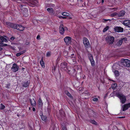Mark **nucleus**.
<instances>
[{"label": "nucleus", "mask_w": 130, "mask_h": 130, "mask_svg": "<svg viewBox=\"0 0 130 130\" xmlns=\"http://www.w3.org/2000/svg\"><path fill=\"white\" fill-rule=\"evenodd\" d=\"M127 40V38H122L120 40L117 42V45L119 46H120L122 44L123 41H125Z\"/></svg>", "instance_id": "nucleus-11"}, {"label": "nucleus", "mask_w": 130, "mask_h": 130, "mask_svg": "<svg viewBox=\"0 0 130 130\" xmlns=\"http://www.w3.org/2000/svg\"><path fill=\"white\" fill-rule=\"evenodd\" d=\"M104 2V0H102V3H103Z\"/></svg>", "instance_id": "nucleus-49"}, {"label": "nucleus", "mask_w": 130, "mask_h": 130, "mask_svg": "<svg viewBox=\"0 0 130 130\" xmlns=\"http://www.w3.org/2000/svg\"><path fill=\"white\" fill-rule=\"evenodd\" d=\"M26 52V50H25L22 51L20 53L21 54V55L23 54Z\"/></svg>", "instance_id": "nucleus-36"}, {"label": "nucleus", "mask_w": 130, "mask_h": 130, "mask_svg": "<svg viewBox=\"0 0 130 130\" xmlns=\"http://www.w3.org/2000/svg\"><path fill=\"white\" fill-rule=\"evenodd\" d=\"M123 24L127 26L130 28V20H126L124 21Z\"/></svg>", "instance_id": "nucleus-15"}, {"label": "nucleus", "mask_w": 130, "mask_h": 130, "mask_svg": "<svg viewBox=\"0 0 130 130\" xmlns=\"http://www.w3.org/2000/svg\"><path fill=\"white\" fill-rule=\"evenodd\" d=\"M62 129L63 130H67V128L64 126H63L62 127Z\"/></svg>", "instance_id": "nucleus-38"}, {"label": "nucleus", "mask_w": 130, "mask_h": 130, "mask_svg": "<svg viewBox=\"0 0 130 130\" xmlns=\"http://www.w3.org/2000/svg\"><path fill=\"white\" fill-rule=\"evenodd\" d=\"M106 42L109 44H112L114 41V38L112 36H108L106 37Z\"/></svg>", "instance_id": "nucleus-5"}, {"label": "nucleus", "mask_w": 130, "mask_h": 130, "mask_svg": "<svg viewBox=\"0 0 130 130\" xmlns=\"http://www.w3.org/2000/svg\"><path fill=\"white\" fill-rule=\"evenodd\" d=\"M7 24L10 27L16 29L18 25L16 24H14L10 23H7Z\"/></svg>", "instance_id": "nucleus-12"}, {"label": "nucleus", "mask_w": 130, "mask_h": 130, "mask_svg": "<svg viewBox=\"0 0 130 130\" xmlns=\"http://www.w3.org/2000/svg\"><path fill=\"white\" fill-rule=\"evenodd\" d=\"M110 80H111V81H113V82H115V81H114V80H111V79H110Z\"/></svg>", "instance_id": "nucleus-50"}, {"label": "nucleus", "mask_w": 130, "mask_h": 130, "mask_svg": "<svg viewBox=\"0 0 130 130\" xmlns=\"http://www.w3.org/2000/svg\"><path fill=\"white\" fill-rule=\"evenodd\" d=\"M88 57L90 60L91 64L92 66H93L94 64V61L93 58V57L92 54H88Z\"/></svg>", "instance_id": "nucleus-9"}, {"label": "nucleus", "mask_w": 130, "mask_h": 130, "mask_svg": "<svg viewBox=\"0 0 130 130\" xmlns=\"http://www.w3.org/2000/svg\"><path fill=\"white\" fill-rule=\"evenodd\" d=\"M51 53L50 52H47L46 53V56L47 57H48L50 56L51 55Z\"/></svg>", "instance_id": "nucleus-33"}, {"label": "nucleus", "mask_w": 130, "mask_h": 130, "mask_svg": "<svg viewBox=\"0 0 130 130\" xmlns=\"http://www.w3.org/2000/svg\"><path fill=\"white\" fill-rule=\"evenodd\" d=\"M90 122L96 125L97 124V123L94 120H90Z\"/></svg>", "instance_id": "nucleus-32"}, {"label": "nucleus", "mask_w": 130, "mask_h": 130, "mask_svg": "<svg viewBox=\"0 0 130 130\" xmlns=\"http://www.w3.org/2000/svg\"><path fill=\"white\" fill-rule=\"evenodd\" d=\"M113 72L115 75L116 76H119V72L117 70L113 69Z\"/></svg>", "instance_id": "nucleus-21"}, {"label": "nucleus", "mask_w": 130, "mask_h": 130, "mask_svg": "<svg viewBox=\"0 0 130 130\" xmlns=\"http://www.w3.org/2000/svg\"><path fill=\"white\" fill-rule=\"evenodd\" d=\"M61 14L65 16H68L70 15V14L69 13L66 12H62Z\"/></svg>", "instance_id": "nucleus-27"}, {"label": "nucleus", "mask_w": 130, "mask_h": 130, "mask_svg": "<svg viewBox=\"0 0 130 130\" xmlns=\"http://www.w3.org/2000/svg\"><path fill=\"white\" fill-rule=\"evenodd\" d=\"M10 86V84H7L6 86V87L7 88H9V87Z\"/></svg>", "instance_id": "nucleus-37"}, {"label": "nucleus", "mask_w": 130, "mask_h": 130, "mask_svg": "<svg viewBox=\"0 0 130 130\" xmlns=\"http://www.w3.org/2000/svg\"><path fill=\"white\" fill-rule=\"evenodd\" d=\"M112 9H115L116 10H117V8H112Z\"/></svg>", "instance_id": "nucleus-51"}, {"label": "nucleus", "mask_w": 130, "mask_h": 130, "mask_svg": "<svg viewBox=\"0 0 130 130\" xmlns=\"http://www.w3.org/2000/svg\"><path fill=\"white\" fill-rule=\"evenodd\" d=\"M114 31L117 32H122L123 30V28L120 27H116L114 28Z\"/></svg>", "instance_id": "nucleus-10"}, {"label": "nucleus", "mask_w": 130, "mask_h": 130, "mask_svg": "<svg viewBox=\"0 0 130 130\" xmlns=\"http://www.w3.org/2000/svg\"><path fill=\"white\" fill-rule=\"evenodd\" d=\"M64 92L71 99H72V96L70 93L67 90H65Z\"/></svg>", "instance_id": "nucleus-22"}, {"label": "nucleus", "mask_w": 130, "mask_h": 130, "mask_svg": "<svg viewBox=\"0 0 130 130\" xmlns=\"http://www.w3.org/2000/svg\"><path fill=\"white\" fill-rule=\"evenodd\" d=\"M98 100V98H94L93 99V100L94 102H97Z\"/></svg>", "instance_id": "nucleus-35"}, {"label": "nucleus", "mask_w": 130, "mask_h": 130, "mask_svg": "<svg viewBox=\"0 0 130 130\" xmlns=\"http://www.w3.org/2000/svg\"><path fill=\"white\" fill-rule=\"evenodd\" d=\"M60 67L62 69L65 70L68 73H69L70 71L68 70L67 63L66 62L61 63L60 65Z\"/></svg>", "instance_id": "nucleus-4"}, {"label": "nucleus", "mask_w": 130, "mask_h": 130, "mask_svg": "<svg viewBox=\"0 0 130 130\" xmlns=\"http://www.w3.org/2000/svg\"><path fill=\"white\" fill-rule=\"evenodd\" d=\"M125 118V117H121V118Z\"/></svg>", "instance_id": "nucleus-55"}, {"label": "nucleus", "mask_w": 130, "mask_h": 130, "mask_svg": "<svg viewBox=\"0 0 130 130\" xmlns=\"http://www.w3.org/2000/svg\"><path fill=\"white\" fill-rule=\"evenodd\" d=\"M129 107H130V103L125 104L124 105L123 107H122V110L123 111H125Z\"/></svg>", "instance_id": "nucleus-13"}, {"label": "nucleus", "mask_w": 130, "mask_h": 130, "mask_svg": "<svg viewBox=\"0 0 130 130\" xmlns=\"http://www.w3.org/2000/svg\"><path fill=\"white\" fill-rule=\"evenodd\" d=\"M80 61H82V58L79 55H77Z\"/></svg>", "instance_id": "nucleus-34"}, {"label": "nucleus", "mask_w": 130, "mask_h": 130, "mask_svg": "<svg viewBox=\"0 0 130 130\" xmlns=\"http://www.w3.org/2000/svg\"><path fill=\"white\" fill-rule=\"evenodd\" d=\"M47 11L50 13H53V9L51 8H49L47 9Z\"/></svg>", "instance_id": "nucleus-25"}, {"label": "nucleus", "mask_w": 130, "mask_h": 130, "mask_svg": "<svg viewBox=\"0 0 130 130\" xmlns=\"http://www.w3.org/2000/svg\"><path fill=\"white\" fill-rule=\"evenodd\" d=\"M2 49V48L0 47V50H1Z\"/></svg>", "instance_id": "nucleus-52"}, {"label": "nucleus", "mask_w": 130, "mask_h": 130, "mask_svg": "<svg viewBox=\"0 0 130 130\" xmlns=\"http://www.w3.org/2000/svg\"><path fill=\"white\" fill-rule=\"evenodd\" d=\"M117 86V84L116 83L113 84L111 85V88L113 89H114Z\"/></svg>", "instance_id": "nucleus-28"}, {"label": "nucleus", "mask_w": 130, "mask_h": 130, "mask_svg": "<svg viewBox=\"0 0 130 130\" xmlns=\"http://www.w3.org/2000/svg\"><path fill=\"white\" fill-rule=\"evenodd\" d=\"M30 2L33 5H35L38 3V1L36 0H30Z\"/></svg>", "instance_id": "nucleus-24"}, {"label": "nucleus", "mask_w": 130, "mask_h": 130, "mask_svg": "<svg viewBox=\"0 0 130 130\" xmlns=\"http://www.w3.org/2000/svg\"><path fill=\"white\" fill-rule=\"evenodd\" d=\"M86 94L87 95H90L89 93H87Z\"/></svg>", "instance_id": "nucleus-48"}, {"label": "nucleus", "mask_w": 130, "mask_h": 130, "mask_svg": "<svg viewBox=\"0 0 130 130\" xmlns=\"http://www.w3.org/2000/svg\"><path fill=\"white\" fill-rule=\"evenodd\" d=\"M19 68V67L16 64L14 63L13 64L11 69L14 72H15L18 70Z\"/></svg>", "instance_id": "nucleus-8"}, {"label": "nucleus", "mask_w": 130, "mask_h": 130, "mask_svg": "<svg viewBox=\"0 0 130 130\" xmlns=\"http://www.w3.org/2000/svg\"><path fill=\"white\" fill-rule=\"evenodd\" d=\"M38 104L40 107L42 106L43 105V103L40 98L39 99Z\"/></svg>", "instance_id": "nucleus-19"}, {"label": "nucleus", "mask_w": 130, "mask_h": 130, "mask_svg": "<svg viewBox=\"0 0 130 130\" xmlns=\"http://www.w3.org/2000/svg\"><path fill=\"white\" fill-rule=\"evenodd\" d=\"M121 65L122 66L128 67L130 66V61L128 59H122L121 61Z\"/></svg>", "instance_id": "nucleus-2"}, {"label": "nucleus", "mask_w": 130, "mask_h": 130, "mask_svg": "<svg viewBox=\"0 0 130 130\" xmlns=\"http://www.w3.org/2000/svg\"><path fill=\"white\" fill-rule=\"evenodd\" d=\"M54 70H55V67H54Z\"/></svg>", "instance_id": "nucleus-54"}, {"label": "nucleus", "mask_w": 130, "mask_h": 130, "mask_svg": "<svg viewBox=\"0 0 130 130\" xmlns=\"http://www.w3.org/2000/svg\"><path fill=\"white\" fill-rule=\"evenodd\" d=\"M17 29L20 31H23L24 29V27L21 25H18Z\"/></svg>", "instance_id": "nucleus-16"}, {"label": "nucleus", "mask_w": 130, "mask_h": 130, "mask_svg": "<svg viewBox=\"0 0 130 130\" xmlns=\"http://www.w3.org/2000/svg\"><path fill=\"white\" fill-rule=\"evenodd\" d=\"M40 38V36L39 35H38L37 37V39H39Z\"/></svg>", "instance_id": "nucleus-43"}, {"label": "nucleus", "mask_w": 130, "mask_h": 130, "mask_svg": "<svg viewBox=\"0 0 130 130\" xmlns=\"http://www.w3.org/2000/svg\"><path fill=\"white\" fill-rule=\"evenodd\" d=\"M29 82L28 81L24 82L22 84V86L25 87H27L28 86Z\"/></svg>", "instance_id": "nucleus-17"}, {"label": "nucleus", "mask_w": 130, "mask_h": 130, "mask_svg": "<svg viewBox=\"0 0 130 130\" xmlns=\"http://www.w3.org/2000/svg\"><path fill=\"white\" fill-rule=\"evenodd\" d=\"M59 18H62L63 19H65V18H66L65 17H62V16L60 17H59Z\"/></svg>", "instance_id": "nucleus-44"}, {"label": "nucleus", "mask_w": 130, "mask_h": 130, "mask_svg": "<svg viewBox=\"0 0 130 130\" xmlns=\"http://www.w3.org/2000/svg\"><path fill=\"white\" fill-rule=\"evenodd\" d=\"M81 89H82V88H79V90Z\"/></svg>", "instance_id": "nucleus-53"}, {"label": "nucleus", "mask_w": 130, "mask_h": 130, "mask_svg": "<svg viewBox=\"0 0 130 130\" xmlns=\"http://www.w3.org/2000/svg\"><path fill=\"white\" fill-rule=\"evenodd\" d=\"M30 102L31 105L33 106L36 105V103L35 100L33 99L32 100H30Z\"/></svg>", "instance_id": "nucleus-20"}, {"label": "nucleus", "mask_w": 130, "mask_h": 130, "mask_svg": "<svg viewBox=\"0 0 130 130\" xmlns=\"http://www.w3.org/2000/svg\"><path fill=\"white\" fill-rule=\"evenodd\" d=\"M4 45H3V43H2L0 42V46H3Z\"/></svg>", "instance_id": "nucleus-42"}, {"label": "nucleus", "mask_w": 130, "mask_h": 130, "mask_svg": "<svg viewBox=\"0 0 130 130\" xmlns=\"http://www.w3.org/2000/svg\"><path fill=\"white\" fill-rule=\"evenodd\" d=\"M40 63L42 68H45L44 63V62L43 61L42 58L40 61Z\"/></svg>", "instance_id": "nucleus-23"}, {"label": "nucleus", "mask_w": 130, "mask_h": 130, "mask_svg": "<svg viewBox=\"0 0 130 130\" xmlns=\"http://www.w3.org/2000/svg\"><path fill=\"white\" fill-rule=\"evenodd\" d=\"M41 118L43 121H45L46 120L47 117L46 116L42 115L41 116Z\"/></svg>", "instance_id": "nucleus-26"}, {"label": "nucleus", "mask_w": 130, "mask_h": 130, "mask_svg": "<svg viewBox=\"0 0 130 130\" xmlns=\"http://www.w3.org/2000/svg\"><path fill=\"white\" fill-rule=\"evenodd\" d=\"M14 38L13 37H12L10 38V40H13L14 39Z\"/></svg>", "instance_id": "nucleus-41"}, {"label": "nucleus", "mask_w": 130, "mask_h": 130, "mask_svg": "<svg viewBox=\"0 0 130 130\" xmlns=\"http://www.w3.org/2000/svg\"><path fill=\"white\" fill-rule=\"evenodd\" d=\"M7 45L6 44H5L4 45Z\"/></svg>", "instance_id": "nucleus-56"}, {"label": "nucleus", "mask_w": 130, "mask_h": 130, "mask_svg": "<svg viewBox=\"0 0 130 130\" xmlns=\"http://www.w3.org/2000/svg\"><path fill=\"white\" fill-rule=\"evenodd\" d=\"M112 17L118 16V13L116 12H114L111 15Z\"/></svg>", "instance_id": "nucleus-29"}, {"label": "nucleus", "mask_w": 130, "mask_h": 130, "mask_svg": "<svg viewBox=\"0 0 130 130\" xmlns=\"http://www.w3.org/2000/svg\"><path fill=\"white\" fill-rule=\"evenodd\" d=\"M7 37L5 36H0V41L1 42H6L7 41V40L6 39Z\"/></svg>", "instance_id": "nucleus-14"}, {"label": "nucleus", "mask_w": 130, "mask_h": 130, "mask_svg": "<svg viewBox=\"0 0 130 130\" xmlns=\"http://www.w3.org/2000/svg\"><path fill=\"white\" fill-rule=\"evenodd\" d=\"M51 6L52 7H54V5L53 4H51Z\"/></svg>", "instance_id": "nucleus-46"}, {"label": "nucleus", "mask_w": 130, "mask_h": 130, "mask_svg": "<svg viewBox=\"0 0 130 130\" xmlns=\"http://www.w3.org/2000/svg\"><path fill=\"white\" fill-rule=\"evenodd\" d=\"M71 57L73 58H75V55L74 54H73L71 55Z\"/></svg>", "instance_id": "nucleus-40"}, {"label": "nucleus", "mask_w": 130, "mask_h": 130, "mask_svg": "<svg viewBox=\"0 0 130 130\" xmlns=\"http://www.w3.org/2000/svg\"><path fill=\"white\" fill-rule=\"evenodd\" d=\"M83 41L85 47H88L90 45V43L88 40L86 38H84Z\"/></svg>", "instance_id": "nucleus-7"}, {"label": "nucleus", "mask_w": 130, "mask_h": 130, "mask_svg": "<svg viewBox=\"0 0 130 130\" xmlns=\"http://www.w3.org/2000/svg\"><path fill=\"white\" fill-rule=\"evenodd\" d=\"M109 20V19H104V20L105 21H107L108 20Z\"/></svg>", "instance_id": "nucleus-47"}, {"label": "nucleus", "mask_w": 130, "mask_h": 130, "mask_svg": "<svg viewBox=\"0 0 130 130\" xmlns=\"http://www.w3.org/2000/svg\"><path fill=\"white\" fill-rule=\"evenodd\" d=\"M109 28V27L108 26H106V27L103 29V32H105Z\"/></svg>", "instance_id": "nucleus-31"}, {"label": "nucleus", "mask_w": 130, "mask_h": 130, "mask_svg": "<svg viewBox=\"0 0 130 130\" xmlns=\"http://www.w3.org/2000/svg\"><path fill=\"white\" fill-rule=\"evenodd\" d=\"M35 108L34 107L33 108L32 110L33 111H35Z\"/></svg>", "instance_id": "nucleus-45"}, {"label": "nucleus", "mask_w": 130, "mask_h": 130, "mask_svg": "<svg viewBox=\"0 0 130 130\" xmlns=\"http://www.w3.org/2000/svg\"><path fill=\"white\" fill-rule=\"evenodd\" d=\"M64 40L66 44L67 45H69L70 44H72V42H73L74 43H76V41L72 39L71 37L69 36H66L65 37Z\"/></svg>", "instance_id": "nucleus-1"}, {"label": "nucleus", "mask_w": 130, "mask_h": 130, "mask_svg": "<svg viewBox=\"0 0 130 130\" xmlns=\"http://www.w3.org/2000/svg\"><path fill=\"white\" fill-rule=\"evenodd\" d=\"M116 94L117 96L120 99L121 102L123 104L125 103L126 101V98L125 96L119 93H117Z\"/></svg>", "instance_id": "nucleus-3"}, {"label": "nucleus", "mask_w": 130, "mask_h": 130, "mask_svg": "<svg viewBox=\"0 0 130 130\" xmlns=\"http://www.w3.org/2000/svg\"><path fill=\"white\" fill-rule=\"evenodd\" d=\"M67 30L66 27H63V26L62 24L60 25L59 27V32L60 34H64V31Z\"/></svg>", "instance_id": "nucleus-6"}, {"label": "nucleus", "mask_w": 130, "mask_h": 130, "mask_svg": "<svg viewBox=\"0 0 130 130\" xmlns=\"http://www.w3.org/2000/svg\"><path fill=\"white\" fill-rule=\"evenodd\" d=\"M5 108V106L4 105H3L2 104H1V106L0 107V109H4Z\"/></svg>", "instance_id": "nucleus-30"}, {"label": "nucleus", "mask_w": 130, "mask_h": 130, "mask_svg": "<svg viewBox=\"0 0 130 130\" xmlns=\"http://www.w3.org/2000/svg\"><path fill=\"white\" fill-rule=\"evenodd\" d=\"M20 55H21V54L19 53H18L16 54V56H20Z\"/></svg>", "instance_id": "nucleus-39"}, {"label": "nucleus", "mask_w": 130, "mask_h": 130, "mask_svg": "<svg viewBox=\"0 0 130 130\" xmlns=\"http://www.w3.org/2000/svg\"><path fill=\"white\" fill-rule=\"evenodd\" d=\"M125 14V11H122L118 13V17H120L124 16Z\"/></svg>", "instance_id": "nucleus-18"}]
</instances>
